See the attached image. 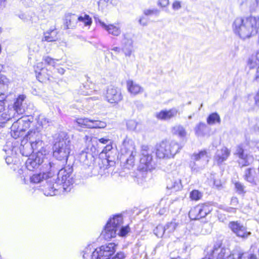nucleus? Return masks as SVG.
I'll use <instances>...</instances> for the list:
<instances>
[{
  "label": "nucleus",
  "instance_id": "nucleus-1",
  "mask_svg": "<svg viewBox=\"0 0 259 259\" xmlns=\"http://www.w3.org/2000/svg\"><path fill=\"white\" fill-rule=\"evenodd\" d=\"M259 28V17L237 18L234 21L233 29L240 38L245 39L255 34Z\"/></svg>",
  "mask_w": 259,
  "mask_h": 259
},
{
  "label": "nucleus",
  "instance_id": "nucleus-2",
  "mask_svg": "<svg viewBox=\"0 0 259 259\" xmlns=\"http://www.w3.org/2000/svg\"><path fill=\"white\" fill-rule=\"evenodd\" d=\"M123 218L121 214H117L111 218L107 222L102 235L106 240L115 237L116 235L120 236H125L130 231V228L127 225L122 226Z\"/></svg>",
  "mask_w": 259,
  "mask_h": 259
},
{
  "label": "nucleus",
  "instance_id": "nucleus-3",
  "mask_svg": "<svg viewBox=\"0 0 259 259\" xmlns=\"http://www.w3.org/2000/svg\"><path fill=\"white\" fill-rule=\"evenodd\" d=\"M71 151V142L65 133L60 134L53 146V156L59 160L66 161Z\"/></svg>",
  "mask_w": 259,
  "mask_h": 259
},
{
  "label": "nucleus",
  "instance_id": "nucleus-4",
  "mask_svg": "<svg viewBox=\"0 0 259 259\" xmlns=\"http://www.w3.org/2000/svg\"><path fill=\"white\" fill-rule=\"evenodd\" d=\"M181 146L175 141H163L156 145V155L160 159L174 158L181 149Z\"/></svg>",
  "mask_w": 259,
  "mask_h": 259
},
{
  "label": "nucleus",
  "instance_id": "nucleus-5",
  "mask_svg": "<svg viewBox=\"0 0 259 259\" xmlns=\"http://www.w3.org/2000/svg\"><path fill=\"white\" fill-rule=\"evenodd\" d=\"M32 117L24 116L14 122L11 128V134L13 138L17 139L24 134V131L30 127Z\"/></svg>",
  "mask_w": 259,
  "mask_h": 259
},
{
  "label": "nucleus",
  "instance_id": "nucleus-6",
  "mask_svg": "<svg viewBox=\"0 0 259 259\" xmlns=\"http://www.w3.org/2000/svg\"><path fill=\"white\" fill-rule=\"evenodd\" d=\"M141 148V158L138 166L139 169L145 171L155 168V164L152 160V156L149 152V146L143 145Z\"/></svg>",
  "mask_w": 259,
  "mask_h": 259
},
{
  "label": "nucleus",
  "instance_id": "nucleus-7",
  "mask_svg": "<svg viewBox=\"0 0 259 259\" xmlns=\"http://www.w3.org/2000/svg\"><path fill=\"white\" fill-rule=\"evenodd\" d=\"M120 150L122 155H128L126 162L128 164L132 165L137 154L135 144L133 139L126 137L122 142Z\"/></svg>",
  "mask_w": 259,
  "mask_h": 259
},
{
  "label": "nucleus",
  "instance_id": "nucleus-8",
  "mask_svg": "<svg viewBox=\"0 0 259 259\" xmlns=\"http://www.w3.org/2000/svg\"><path fill=\"white\" fill-rule=\"evenodd\" d=\"M244 253H231L229 249L222 247L220 243H216L213 246L212 256L214 259H242Z\"/></svg>",
  "mask_w": 259,
  "mask_h": 259
},
{
  "label": "nucleus",
  "instance_id": "nucleus-9",
  "mask_svg": "<svg viewBox=\"0 0 259 259\" xmlns=\"http://www.w3.org/2000/svg\"><path fill=\"white\" fill-rule=\"evenodd\" d=\"M97 156L94 154L92 149L86 148L79 154L78 159L84 168L90 170L94 169L96 167V160Z\"/></svg>",
  "mask_w": 259,
  "mask_h": 259
},
{
  "label": "nucleus",
  "instance_id": "nucleus-10",
  "mask_svg": "<svg viewBox=\"0 0 259 259\" xmlns=\"http://www.w3.org/2000/svg\"><path fill=\"white\" fill-rule=\"evenodd\" d=\"M105 100L113 106L117 105L123 99L121 89L110 85L106 90L105 95Z\"/></svg>",
  "mask_w": 259,
  "mask_h": 259
},
{
  "label": "nucleus",
  "instance_id": "nucleus-11",
  "mask_svg": "<svg viewBox=\"0 0 259 259\" xmlns=\"http://www.w3.org/2000/svg\"><path fill=\"white\" fill-rule=\"evenodd\" d=\"M212 206L206 204H201L192 208L189 212L191 220H199L205 217L212 210Z\"/></svg>",
  "mask_w": 259,
  "mask_h": 259
},
{
  "label": "nucleus",
  "instance_id": "nucleus-12",
  "mask_svg": "<svg viewBox=\"0 0 259 259\" xmlns=\"http://www.w3.org/2000/svg\"><path fill=\"white\" fill-rule=\"evenodd\" d=\"M191 158L195 161L194 165L192 167V169L197 171L208 163L209 156L206 151L203 150L198 153H194Z\"/></svg>",
  "mask_w": 259,
  "mask_h": 259
},
{
  "label": "nucleus",
  "instance_id": "nucleus-13",
  "mask_svg": "<svg viewBox=\"0 0 259 259\" xmlns=\"http://www.w3.org/2000/svg\"><path fill=\"white\" fill-rule=\"evenodd\" d=\"M41 128L36 126L32 128L25 136L23 139L27 140L28 142L36 145L41 148L42 147V141L41 140Z\"/></svg>",
  "mask_w": 259,
  "mask_h": 259
},
{
  "label": "nucleus",
  "instance_id": "nucleus-14",
  "mask_svg": "<svg viewBox=\"0 0 259 259\" xmlns=\"http://www.w3.org/2000/svg\"><path fill=\"white\" fill-rule=\"evenodd\" d=\"M26 97L24 95H19L14 103L13 108H8L9 110H14L11 114V119L16 117L17 115L22 114L26 109Z\"/></svg>",
  "mask_w": 259,
  "mask_h": 259
},
{
  "label": "nucleus",
  "instance_id": "nucleus-15",
  "mask_svg": "<svg viewBox=\"0 0 259 259\" xmlns=\"http://www.w3.org/2000/svg\"><path fill=\"white\" fill-rule=\"evenodd\" d=\"M234 154L238 158V162L241 167L249 165L253 160L252 156L248 154L241 146L236 147Z\"/></svg>",
  "mask_w": 259,
  "mask_h": 259
},
{
  "label": "nucleus",
  "instance_id": "nucleus-16",
  "mask_svg": "<svg viewBox=\"0 0 259 259\" xmlns=\"http://www.w3.org/2000/svg\"><path fill=\"white\" fill-rule=\"evenodd\" d=\"M45 156L42 152L38 151L36 154H33L27 159L25 165L28 169L33 170L37 168L44 161Z\"/></svg>",
  "mask_w": 259,
  "mask_h": 259
},
{
  "label": "nucleus",
  "instance_id": "nucleus-17",
  "mask_svg": "<svg viewBox=\"0 0 259 259\" xmlns=\"http://www.w3.org/2000/svg\"><path fill=\"white\" fill-rule=\"evenodd\" d=\"M60 188V184L59 185L58 183L56 182V179L51 178L47 180L46 184L42 188V190L46 196H52L58 194Z\"/></svg>",
  "mask_w": 259,
  "mask_h": 259
},
{
  "label": "nucleus",
  "instance_id": "nucleus-18",
  "mask_svg": "<svg viewBox=\"0 0 259 259\" xmlns=\"http://www.w3.org/2000/svg\"><path fill=\"white\" fill-rule=\"evenodd\" d=\"M229 228L238 237L247 238L250 235V232L247 231L243 225L238 222H231L229 225Z\"/></svg>",
  "mask_w": 259,
  "mask_h": 259
},
{
  "label": "nucleus",
  "instance_id": "nucleus-19",
  "mask_svg": "<svg viewBox=\"0 0 259 259\" xmlns=\"http://www.w3.org/2000/svg\"><path fill=\"white\" fill-rule=\"evenodd\" d=\"M39 148L40 147L28 142L26 139H23L20 146V151L23 156L27 157L31 156L34 150Z\"/></svg>",
  "mask_w": 259,
  "mask_h": 259
},
{
  "label": "nucleus",
  "instance_id": "nucleus-20",
  "mask_svg": "<svg viewBox=\"0 0 259 259\" xmlns=\"http://www.w3.org/2000/svg\"><path fill=\"white\" fill-rule=\"evenodd\" d=\"M231 151L226 147L217 150L214 156V161L220 165L226 161L230 156Z\"/></svg>",
  "mask_w": 259,
  "mask_h": 259
},
{
  "label": "nucleus",
  "instance_id": "nucleus-21",
  "mask_svg": "<svg viewBox=\"0 0 259 259\" xmlns=\"http://www.w3.org/2000/svg\"><path fill=\"white\" fill-rule=\"evenodd\" d=\"M100 26L106 30L108 34L114 36H118L121 33V27L119 23L106 24L104 22H100Z\"/></svg>",
  "mask_w": 259,
  "mask_h": 259
},
{
  "label": "nucleus",
  "instance_id": "nucleus-22",
  "mask_svg": "<svg viewBox=\"0 0 259 259\" xmlns=\"http://www.w3.org/2000/svg\"><path fill=\"white\" fill-rule=\"evenodd\" d=\"M178 113L179 110L178 109L172 108L169 110H163L160 112H156L155 116L160 120H168L175 117Z\"/></svg>",
  "mask_w": 259,
  "mask_h": 259
},
{
  "label": "nucleus",
  "instance_id": "nucleus-23",
  "mask_svg": "<svg viewBox=\"0 0 259 259\" xmlns=\"http://www.w3.org/2000/svg\"><path fill=\"white\" fill-rule=\"evenodd\" d=\"M14 110H9L5 108V103L3 100H0V126L6 123L11 119L10 114Z\"/></svg>",
  "mask_w": 259,
  "mask_h": 259
},
{
  "label": "nucleus",
  "instance_id": "nucleus-24",
  "mask_svg": "<svg viewBox=\"0 0 259 259\" xmlns=\"http://www.w3.org/2000/svg\"><path fill=\"white\" fill-rule=\"evenodd\" d=\"M194 131L195 135L197 137H204L209 136L208 127L204 122H200L196 124L194 128Z\"/></svg>",
  "mask_w": 259,
  "mask_h": 259
},
{
  "label": "nucleus",
  "instance_id": "nucleus-25",
  "mask_svg": "<svg viewBox=\"0 0 259 259\" xmlns=\"http://www.w3.org/2000/svg\"><path fill=\"white\" fill-rule=\"evenodd\" d=\"M126 86L128 92L133 96H136L143 92V88L132 80L127 81Z\"/></svg>",
  "mask_w": 259,
  "mask_h": 259
},
{
  "label": "nucleus",
  "instance_id": "nucleus-26",
  "mask_svg": "<svg viewBox=\"0 0 259 259\" xmlns=\"http://www.w3.org/2000/svg\"><path fill=\"white\" fill-rule=\"evenodd\" d=\"M122 51L125 56L130 57L133 52V41L131 38L126 37L124 35V39L122 40Z\"/></svg>",
  "mask_w": 259,
  "mask_h": 259
},
{
  "label": "nucleus",
  "instance_id": "nucleus-27",
  "mask_svg": "<svg viewBox=\"0 0 259 259\" xmlns=\"http://www.w3.org/2000/svg\"><path fill=\"white\" fill-rule=\"evenodd\" d=\"M58 32L55 28H51L44 33L42 41L53 42L56 41L58 38Z\"/></svg>",
  "mask_w": 259,
  "mask_h": 259
},
{
  "label": "nucleus",
  "instance_id": "nucleus-28",
  "mask_svg": "<svg viewBox=\"0 0 259 259\" xmlns=\"http://www.w3.org/2000/svg\"><path fill=\"white\" fill-rule=\"evenodd\" d=\"M66 29H73L76 26L78 22V16L74 14H68L66 15Z\"/></svg>",
  "mask_w": 259,
  "mask_h": 259
},
{
  "label": "nucleus",
  "instance_id": "nucleus-29",
  "mask_svg": "<svg viewBox=\"0 0 259 259\" xmlns=\"http://www.w3.org/2000/svg\"><path fill=\"white\" fill-rule=\"evenodd\" d=\"M31 171L32 170L28 169L26 166L18 169V175L24 184H27L30 181V177L32 176Z\"/></svg>",
  "mask_w": 259,
  "mask_h": 259
},
{
  "label": "nucleus",
  "instance_id": "nucleus-30",
  "mask_svg": "<svg viewBox=\"0 0 259 259\" xmlns=\"http://www.w3.org/2000/svg\"><path fill=\"white\" fill-rule=\"evenodd\" d=\"M72 169L71 167H68V172L66 173L63 178H61L60 182L63 184V189L66 190V187L69 186L72 184V179L71 177V175Z\"/></svg>",
  "mask_w": 259,
  "mask_h": 259
},
{
  "label": "nucleus",
  "instance_id": "nucleus-31",
  "mask_svg": "<svg viewBox=\"0 0 259 259\" xmlns=\"http://www.w3.org/2000/svg\"><path fill=\"white\" fill-rule=\"evenodd\" d=\"M171 133L173 135L177 136L181 138H184L187 135L186 130L181 125L174 126L171 129Z\"/></svg>",
  "mask_w": 259,
  "mask_h": 259
},
{
  "label": "nucleus",
  "instance_id": "nucleus-32",
  "mask_svg": "<svg viewBox=\"0 0 259 259\" xmlns=\"http://www.w3.org/2000/svg\"><path fill=\"white\" fill-rule=\"evenodd\" d=\"M182 188V185L181 184V181L179 179L172 180H170L167 182V188L168 189L177 191L181 190Z\"/></svg>",
  "mask_w": 259,
  "mask_h": 259
},
{
  "label": "nucleus",
  "instance_id": "nucleus-33",
  "mask_svg": "<svg viewBox=\"0 0 259 259\" xmlns=\"http://www.w3.org/2000/svg\"><path fill=\"white\" fill-rule=\"evenodd\" d=\"M92 248L91 246H89L88 247H85L82 251V257L83 259H88V257L90 256ZM124 258V255L123 253L120 252H118L116 256L113 258V259H123Z\"/></svg>",
  "mask_w": 259,
  "mask_h": 259
},
{
  "label": "nucleus",
  "instance_id": "nucleus-34",
  "mask_svg": "<svg viewBox=\"0 0 259 259\" xmlns=\"http://www.w3.org/2000/svg\"><path fill=\"white\" fill-rule=\"evenodd\" d=\"M255 174V169L253 168H247L244 172V179L247 182L255 184L254 177Z\"/></svg>",
  "mask_w": 259,
  "mask_h": 259
},
{
  "label": "nucleus",
  "instance_id": "nucleus-35",
  "mask_svg": "<svg viewBox=\"0 0 259 259\" xmlns=\"http://www.w3.org/2000/svg\"><path fill=\"white\" fill-rule=\"evenodd\" d=\"M221 119L220 115L216 112L212 113L209 115L206 119V122L208 124L213 125L215 124H220Z\"/></svg>",
  "mask_w": 259,
  "mask_h": 259
},
{
  "label": "nucleus",
  "instance_id": "nucleus-36",
  "mask_svg": "<svg viewBox=\"0 0 259 259\" xmlns=\"http://www.w3.org/2000/svg\"><path fill=\"white\" fill-rule=\"evenodd\" d=\"M48 177V175L45 173L34 174L30 177V182L31 183L36 184L40 183L46 180Z\"/></svg>",
  "mask_w": 259,
  "mask_h": 259
},
{
  "label": "nucleus",
  "instance_id": "nucleus-37",
  "mask_svg": "<svg viewBox=\"0 0 259 259\" xmlns=\"http://www.w3.org/2000/svg\"><path fill=\"white\" fill-rule=\"evenodd\" d=\"M178 226V224L175 220L168 223L164 227L165 230V236L169 237L170 234L174 232Z\"/></svg>",
  "mask_w": 259,
  "mask_h": 259
},
{
  "label": "nucleus",
  "instance_id": "nucleus-38",
  "mask_svg": "<svg viewBox=\"0 0 259 259\" xmlns=\"http://www.w3.org/2000/svg\"><path fill=\"white\" fill-rule=\"evenodd\" d=\"M105 121L98 120L90 119L89 128H103L106 126Z\"/></svg>",
  "mask_w": 259,
  "mask_h": 259
},
{
  "label": "nucleus",
  "instance_id": "nucleus-39",
  "mask_svg": "<svg viewBox=\"0 0 259 259\" xmlns=\"http://www.w3.org/2000/svg\"><path fill=\"white\" fill-rule=\"evenodd\" d=\"M78 21L83 23L85 26L90 27L92 23V18L89 15L84 14L83 16L78 17Z\"/></svg>",
  "mask_w": 259,
  "mask_h": 259
},
{
  "label": "nucleus",
  "instance_id": "nucleus-40",
  "mask_svg": "<svg viewBox=\"0 0 259 259\" xmlns=\"http://www.w3.org/2000/svg\"><path fill=\"white\" fill-rule=\"evenodd\" d=\"M45 67V64L42 62L37 63L34 67L36 77L39 81H41L40 79H41L40 77L41 75L40 71L44 69Z\"/></svg>",
  "mask_w": 259,
  "mask_h": 259
},
{
  "label": "nucleus",
  "instance_id": "nucleus-41",
  "mask_svg": "<svg viewBox=\"0 0 259 259\" xmlns=\"http://www.w3.org/2000/svg\"><path fill=\"white\" fill-rule=\"evenodd\" d=\"M78 125L82 127L89 128L90 119L88 118H80L75 121Z\"/></svg>",
  "mask_w": 259,
  "mask_h": 259
},
{
  "label": "nucleus",
  "instance_id": "nucleus-42",
  "mask_svg": "<svg viewBox=\"0 0 259 259\" xmlns=\"http://www.w3.org/2000/svg\"><path fill=\"white\" fill-rule=\"evenodd\" d=\"M153 232L158 237H162L163 235L165 236V230L164 227L162 225H158L153 230Z\"/></svg>",
  "mask_w": 259,
  "mask_h": 259
},
{
  "label": "nucleus",
  "instance_id": "nucleus-43",
  "mask_svg": "<svg viewBox=\"0 0 259 259\" xmlns=\"http://www.w3.org/2000/svg\"><path fill=\"white\" fill-rule=\"evenodd\" d=\"M202 194L198 190H194L190 194V197L193 200L197 201L201 198Z\"/></svg>",
  "mask_w": 259,
  "mask_h": 259
},
{
  "label": "nucleus",
  "instance_id": "nucleus-44",
  "mask_svg": "<svg viewBox=\"0 0 259 259\" xmlns=\"http://www.w3.org/2000/svg\"><path fill=\"white\" fill-rule=\"evenodd\" d=\"M143 13L146 16L151 15H155L157 16L160 13V11L156 8L145 9L143 11Z\"/></svg>",
  "mask_w": 259,
  "mask_h": 259
},
{
  "label": "nucleus",
  "instance_id": "nucleus-45",
  "mask_svg": "<svg viewBox=\"0 0 259 259\" xmlns=\"http://www.w3.org/2000/svg\"><path fill=\"white\" fill-rule=\"evenodd\" d=\"M42 61H44L45 63L48 65L55 66L56 63V61L58 60L52 58L48 56H45L42 58Z\"/></svg>",
  "mask_w": 259,
  "mask_h": 259
},
{
  "label": "nucleus",
  "instance_id": "nucleus-46",
  "mask_svg": "<svg viewBox=\"0 0 259 259\" xmlns=\"http://www.w3.org/2000/svg\"><path fill=\"white\" fill-rule=\"evenodd\" d=\"M48 123L49 121L47 118L42 116H40L38 117L37 121V124L38 125V126H37L40 127L41 130L44 127L48 125Z\"/></svg>",
  "mask_w": 259,
  "mask_h": 259
},
{
  "label": "nucleus",
  "instance_id": "nucleus-47",
  "mask_svg": "<svg viewBox=\"0 0 259 259\" xmlns=\"http://www.w3.org/2000/svg\"><path fill=\"white\" fill-rule=\"evenodd\" d=\"M138 125V123L134 120H129L126 122V126L130 131H135Z\"/></svg>",
  "mask_w": 259,
  "mask_h": 259
},
{
  "label": "nucleus",
  "instance_id": "nucleus-48",
  "mask_svg": "<svg viewBox=\"0 0 259 259\" xmlns=\"http://www.w3.org/2000/svg\"><path fill=\"white\" fill-rule=\"evenodd\" d=\"M93 91L91 90L88 89V86L85 85H82L80 88L79 93L81 95L84 96H88L92 94Z\"/></svg>",
  "mask_w": 259,
  "mask_h": 259
},
{
  "label": "nucleus",
  "instance_id": "nucleus-49",
  "mask_svg": "<svg viewBox=\"0 0 259 259\" xmlns=\"http://www.w3.org/2000/svg\"><path fill=\"white\" fill-rule=\"evenodd\" d=\"M68 167H70L69 166L65 167L61 169L58 173L57 179H58V183H60L61 178H63L65 175L66 173L68 172Z\"/></svg>",
  "mask_w": 259,
  "mask_h": 259
},
{
  "label": "nucleus",
  "instance_id": "nucleus-50",
  "mask_svg": "<svg viewBox=\"0 0 259 259\" xmlns=\"http://www.w3.org/2000/svg\"><path fill=\"white\" fill-rule=\"evenodd\" d=\"M235 189L239 194H242L244 192V186L239 182L235 183Z\"/></svg>",
  "mask_w": 259,
  "mask_h": 259
},
{
  "label": "nucleus",
  "instance_id": "nucleus-51",
  "mask_svg": "<svg viewBox=\"0 0 259 259\" xmlns=\"http://www.w3.org/2000/svg\"><path fill=\"white\" fill-rule=\"evenodd\" d=\"M169 4V0H158L157 5L161 8L167 7Z\"/></svg>",
  "mask_w": 259,
  "mask_h": 259
},
{
  "label": "nucleus",
  "instance_id": "nucleus-52",
  "mask_svg": "<svg viewBox=\"0 0 259 259\" xmlns=\"http://www.w3.org/2000/svg\"><path fill=\"white\" fill-rule=\"evenodd\" d=\"M138 21L141 25L143 26H146L149 23V19L145 16H142L140 17Z\"/></svg>",
  "mask_w": 259,
  "mask_h": 259
},
{
  "label": "nucleus",
  "instance_id": "nucleus-53",
  "mask_svg": "<svg viewBox=\"0 0 259 259\" xmlns=\"http://www.w3.org/2000/svg\"><path fill=\"white\" fill-rule=\"evenodd\" d=\"M182 7L181 2L179 1H175L172 4V9L174 11H178L180 10Z\"/></svg>",
  "mask_w": 259,
  "mask_h": 259
},
{
  "label": "nucleus",
  "instance_id": "nucleus-54",
  "mask_svg": "<svg viewBox=\"0 0 259 259\" xmlns=\"http://www.w3.org/2000/svg\"><path fill=\"white\" fill-rule=\"evenodd\" d=\"M7 78L4 76H0V95L2 94V90L5 88Z\"/></svg>",
  "mask_w": 259,
  "mask_h": 259
},
{
  "label": "nucleus",
  "instance_id": "nucleus-55",
  "mask_svg": "<svg viewBox=\"0 0 259 259\" xmlns=\"http://www.w3.org/2000/svg\"><path fill=\"white\" fill-rule=\"evenodd\" d=\"M99 141L100 143L103 144H107L108 143H110V144L112 143V141L106 137L102 138L99 139Z\"/></svg>",
  "mask_w": 259,
  "mask_h": 259
},
{
  "label": "nucleus",
  "instance_id": "nucleus-56",
  "mask_svg": "<svg viewBox=\"0 0 259 259\" xmlns=\"http://www.w3.org/2000/svg\"><path fill=\"white\" fill-rule=\"evenodd\" d=\"M7 4V0H0V12L6 8Z\"/></svg>",
  "mask_w": 259,
  "mask_h": 259
},
{
  "label": "nucleus",
  "instance_id": "nucleus-57",
  "mask_svg": "<svg viewBox=\"0 0 259 259\" xmlns=\"http://www.w3.org/2000/svg\"><path fill=\"white\" fill-rule=\"evenodd\" d=\"M112 149V146L111 144L108 143L107 144L106 147L103 150V152L107 153L108 151H110Z\"/></svg>",
  "mask_w": 259,
  "mask_h": 259
},
{
  "label": "nucleus",
  "instance_id": "nucleus-58",
  "mask_svg": "<svg viewBox=\"0 0 259 259\" xmlns=\"http://www.w3.org/2000/svg\"><path fill=\"white\" fill-rule=\"evenodd\" d=\"M238 204V200L236 197H232L231 200V204L234 207H236Z\"/></svg>",
  "mask_w": 259,
  "mask_h": 259
},
{
  "label": "nucleus",
  "instance_id": "nucleus-59",
  "mask_svg": "<svg viewBox=\"0 0 259 259\" xmlns=\"http://www.w3.org/2000/svg\"><path fill=\"white\" fill-rule=\"evenodd\" d=\"M213 250V247L211 249H210L209 251V254L207 256H205L203 259H214V258L212 256V251Z\"/></svg>",
  "mask_w": 259,
  "mask_h": 259
},
{
  "label": "nucleus",
  "instance_id": "nucleus-60",
  "mask_svg": "<svg viewBox=\"0 0 259 259\" xmlns=\"http://www.w3.org/2000/svg\"><path fill=\"white\" fill-rule=\"evenodd\" d=\"M236 208L235 207H227L225 209V210L227 212L230 213H235L236 212Z\"/></svg>",
  "mask_w": 259,
  "mask_h": 259
},
{
  "label": "nucleus",
  "instance_id": "nucleus-61",
  "mask_svg": "<svg viewBox=\"0 0 259 259\" xmlns=\"http://www.w3.org/2000/svg\"><path fill=\"white\" fill-rule=\"evenodd\" d=\"M111 50L115 52L116 54H119L122 51V49H121L119 47H115L111 49Z\"/></svg>",
  "mask_w": 259,
  "mask_h": 259
},
{
  "label": "nucleus",
  "instance_id": "nucleus-62",
  "mask_svg": "<svg viewBox=\"0 0 259 259\" xmlns=\"http://www.w3.org/2000/svg\"><path fill=\"white\" fill-rule=\"evenodd\" d=\"M254 80L257 82H259V67L255 74L254 75Z\"/></svg>",
  "mask_w": 259,
  "mask_h": 259
},
{
  "label": "nucleus",
  "instance_id": "nucleus-63",
  "mask_svg": "<svg viewBox=\"0 0 259 259\" xmlns=\"http://www.w3.org/2000/svg\"><path fill=\"white\" fill-rule=\"evenodd\" d=\"M167 209V207H163L162 209H161L159 210V213L160 215H162V214H164L166 212Z\"/></svg>",
  "mask_w": 259,
  "mask_h": 259
},
{
  "label": "nucleus",
  "instance_id": "nucleus-64",
  "mask_svg": "<svg viewBox=\"0 0 259 259\" xmlns=\"http://www.w3.org/2000/svg\"><path fill=\"white\" fill-rule=\"evenodd\" d=\"M256 104L259 105V91L257 92L256 96L254 97Z\"/></svg>",
  "mask_w": 259,
  "mask_h": 259
}]
</instances>
